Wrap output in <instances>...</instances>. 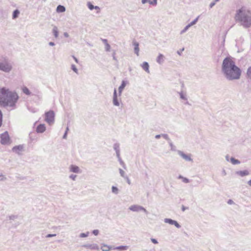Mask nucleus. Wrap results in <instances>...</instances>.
Returning <instances> with one entry per match:
<instances>
[{"label":"nucleus","mask_w":251,"mask_h":251,"mask_svg":"<svg viewBox=\"0 0 251 251\" xmlns=\"http://www.w3.org/2000/svg\"><path fill=\"white\" fill-rule=\"evenodd\" d=\"M223 70L226 77L229 79H239L241 74L240 69L229 58H226L223 61Z\"/></svg>","instance_id":"1"},{"label":"nucleus","mask_w":251,"mask_h":251,"mask_svg":"<svg viewBox=\"0 0 251 251\" xmlns=\"http://www.w3.org/2000/svg\"><path fill=\"white\" fill-rule=\"evenodd\" d=\"M19 97L15 92L10 91L8 89H0V105L3 107H14Z\"/></svg>","instance_id":"2"},{"label":"nucleus","mask_w":251,"mask_h":251,"mask_svg":"<svg viewBox=\"0 0 251 251\" xmlns=\"http://www.w3.org/2000/svg\"><path fill=\"white\" fill-rule=\"evenodd\" d=\"M235 19L239 21L244 26H251V11L244 7H242L237 11Z\"/></svg>","instance_id":"3"},{"label":"nucleus","mask_w":251,"mask_h":251,"mask_svg":"<svg viewBox=\"0 0 251 251\" xmlns=\"http://www.w3.org/2000/svg\"><path fill=\"white\" fill-rule=\"evenodd\" d=\"M45 121L49 124L51 125L54 121V113L53 111H50L45 113Z\"/></svg>","instance_id":"4"},{"label":"nucleus","mask_w":251,"mask_h":251,"mask_svg":"<svg viewBox=\"0 0 251 251\" xmlns=\"http://www.w3.org/2000/svg\"><path fill=\"white\" fill-rule=\"evenodd\" d=\"M10 142V137L7 131L0 135V143L3 145L9 144Z\"/></svg>","instance_id":"5"},{"label":"nucleus","mask_w":251,"mask_h":251,"mask_svg":"<svg viewBox=\"0 0 251 251\" xmlns=\"http://www.w3.org/2000/svg\"><path fill=\"white\" fill-rule=\"evenodd\" d=\"M12 69L11 66L6 61L0 63V70L5 72H9Z\"/></svg>","instance_id":"6"},{"label":"nucleus","mask_w":251,"mask_h":251,"mask_svg":"<svg viewBox=\"0 0 251 251\" xmlns=\"http://www.w3.org/2000/svg\"><path fill=\"white\" fill-rule=\"evenodd\" d=\"M46 130V126L44 124L39 125L36 128V131L38 133H42Z\"/></svg>","instance_id":"7"},{"label":"nucleus","mask_w":251,"mask_h":251,"mask_svg":"<svg viewBox=\"0 0 251 251\" xmlns=\"http://www.w3.org/2000/svg\"><path fill=\"white\" fill-rule=\"evenodd\" d=\"M100 249L102 251H109L112 249V247L106 244H102Z\"/></svg>","instance_id":"8"},{"label":"nucleus","mask_w":251,"mask_h":251,"mask_svg":"<svg viewBox=\"0 0 251 251\" xmlns=\"http://www.w3.org/2000/svg\"><path fill=\"white\" fill-rule=\"evenodd\" d=\"M113 101V103L115 105L118 106L119 105V102L118 101V100H117V92H116V89H115V90H114Z\"/></svg>","instance_id":"9"},{"label":"nucleus","mask_w":251,"mask_h":251,"mask_svg":"<svg viewBox=\"0 0 251 251\" xmlns=\"http://www.w3.org/2000/svg\"><path fill=\"white\" fill-rule=\"evenodd\" d=\"M166 222L169 223V224L172 225H175L177 227H179L180 226L177 222L173 221L171 219H166Z\"/></svg>","instance_id":"10"},{"label":"nucleus","mask_w":251,"mask_h":251,"mask_svg":"<svg viewBox=\"0 0 251 251\" xmlns=\"http://www.w3.org/2000/svg\"><path fill=\"white\" fill-rule=\"evenodd\" d=\"M142 67L145 71L149 73V65L147 62H143L142 64Z\"/></svg>","instance_id":"11"},{"label":"nucleus","mask_w":251,"mask_h":251,"mask_svg":"<svg viewBox=\"0 0 251 251\" xmlns=\"http://www.w3.org/2000/svg\"><path fill=\"white\" fill-rule=\"evenodd\" d=\"M133 45L134 46L135 53L137 54V55H139V44L137 42H134Z\"/></svg>","instance_id":"12"},{"label":"nucleus","mask_w":251,"mask_h":251,"mask_svg":"<svg viewBox=\"0 0 251 251\" xmlns=\"http://www.w3.org/2000/svg\"><path fill=\"white\" fill-rule=\"evenodd\" d=\"M129 209L133 211H137L141 210L142 208V207H141L140 206H138L136 205H133V206H130L129 207Z\"/></svg>","instance_id":"13"},{"label":"nucleus","mask_w":251,"mask_h":251,"mask_svg":"<svg viewBox=\"0 0 251 251\" xmlns=\"http://www.w3.org/2000/svg\"><path fill=\"white\" fill-rule=\"evenodd\" d=\"M71 171L74 173L79 172V168L77 166L72 165L71 167Z\"/></svg>","instance_id":"14"},{"label":"nucleus","mask_w":251,"mask_h":251,"mask_svg":"<svg viewBox=\"0 0 251 251\" xmlns=\"http://www.w3.org/2000/svg\"><path fill=\"white\" fill-rule=\"evenodd\" d=\"M164 56L163 55L160 54L157 58V62L158 63H161L164 60Z\"/></svg>","instance_id":"15"},{"label":"nucleus","mask_w":251,"mask_h":251,"mask_svg":"<svg viewBox=\"0 0 251 251\" xmlns=\"http://www.w3.org/2000/svg\"><path fill=\"white\" fill-rule=\"evenodd\" d=\"M56 11L57 12H63L65 11V8L63 6L59 5L57 7Z\"/></svg>","instance_id":"16"},{"label":"nucleus","mask_w":251,"mask_h":251,"mask_svg":"<svg viewBox=\"0 0 251 251\" xmlns=\"http://www.w3.org/2000/svg\"><path fill=\"white\" fill-rule=\"evenodd\" d=\"M238 174L241 176H243L248 175L249 173L247 170H245V171H240V172H238Z\"/></svg>","instance_id":"17"},{"label":"nucleus","mask_w":251,"mask_h":251,"mask_svg":"<svg viewBox=\"0 0 251 251\" xmlns=\"http://www.w3.org/2000/svg\"><path fill=\"white\" fill-rule=\"evenodd\" d=\"M197 20H198V19L197 18L194 21H193L190 24H189L188 25H187L186 26V27L185 28L184 31L186 30L189 27H190L192 25L195 24L196 23V22H197Z\"/></svg>","instance_id":"18"},{"label":"nucleus","mask_w":251,"mask_h":251,"mask_svg":"<svg viewBox=\"0 0 251 251\" xmlns=\"http://www.w3.org/2000/svg\"><path fill=\"white\" fill-rule=\"evenodd\" d=\"M23 92L27 95H30V92L27 88L24 87L22 88Z\"/></svg>","instance_id":"19"},{"label":"nucleus","mask_w":251,"mask_h":251,"mask_svg":"<svg viewBox=\"0 0 251 251\" xmlns=\"http://www.w3.org/2000/svg\"><path fill=\"white\" fill-rule=\"evenodd\" d=\"M247 75L248 78L251 79V66L247 70Z\"/></svg>","instance_id":"20"},{"label":"nucleus","mask_w":251,"mask_h":251,"mask_svg":"<svg viewBox=\"0 0 251 251\" xmlns=\"http://www.w3.org/2000/svg\"><path fill=\"white\" fill-rule=\"evenodd\" d=\"M125 86H126L125 82L124 81H123L121 85L119 88V91L120 93H121V92L122 91L123 89L125 88Z\"/></svg>","instance_id":"21"},{"label":"nucleus","mask_w":251,"mask_h":251,"mask_svg":"<svg viewBox=\"0 0 251 251\" xmlns=\"http://www.w3.org/2000/svg\"><path fill=\"white\" fill-rule=\"evenodd\" d=\"M20 12L18 10H16L14 11L13 14V18L15 19L17 18Z\"/></svg>","instance_id":"22"},{"label":"nucleus","mask_w":251,"mask_h":251,"mask_svg":"<svg viewBox=\"0 0 251 251\" xmlns=\"http://www.w3.org/2000/svg\"><path fill=\"white\" fill-rule=\"evenodd\" d=\"M231 162L233 164H239L240 163L239 161L233 158H231Z\"/></svg>","instance_id":"23"},{"label":"nucleus","mask_w":251,"mask_h":251,"mask_svg":"<svg viewBox=\"0 0 251 251\" xmlns=\"http://www.w3.org/2000/svg\"><path fill=\"white\" fill-rule=\"evenodd\" d=\"M181 156H182L183 158H184L185 159H186V160H190L191 159H190V157L189 156H188V155H186V154H185L181 153Z\"/></svg>","instance_id":"24"},{"label":"nucleus","mask_w":251,"mask_h":251,"mask_svg":"<svg viewBox=\"0 0 251 251\" xmlns=\"http://www.w3.org/2000/svg\"><path fill=\"white\" fill-rule=\"evenodd\" d=\"M126 249V247L125 246H119L116 248H114L113 249L118 250H124Z\"/></svg>","instance_id":"25"},{"label":"nucleus","mask_w":251,"mask_h":251,"mask_svg":"<svg viewBox=\"0 0 251 251\" xmlns=\"http://www.w3.org/2000/svg\"><path fill=\"white\" fill-rule=\"evenodd\" d=\"M53 33L54 36L57 38L58 37V31L56 28H54L53 30Z\"/></svg>","instance_id":"26"},{"label":"nucleus","mask_w":251,"mask_h":251,"mask_svg":"<svg viewBox=\"0 0 251 251\" xmlns=\"http://www.w3.org/2000/svg\"><path fill=\"white\" fill-rule=\"evenodd\" d=\"M112 192L114 193H115V194L118 193V188L117 187H116L115 186H113L112 188Z\"/></svg>","instance_id":"27"},{"label":"nucleus","mask_w":251,"mask_h":251,"mask_svg":"<svg viewBox=\"0 0 251 251\" xmlns=\"http://www.w3.org/2000/svg\"><path fill=\"white\" fill-rule=\"evenodd\" d=\"M179 177L182 179L183 182H184L185 183H188L189 182V180L187 178L183 177L181 176H180Z\"/></svg>","instance_id":"28"},{"label":"nucleus","mask_w":251,"mask_h":251,"mask_svg":"<svg viewBox=\"0 0 251 251\" xmlns=\"http://www.w3.org/2000/svg\"><path fill=\"white\" fill-rule=\"evenodd\" d=\"M88 6L90 10H93L94 8V6L90 2L88 3Z\"/></svg>","instance_id":"29"},{"label":"nucleus","mask_w":251,"mask_h":251,"mask_svg":"<svg viewBox=\"0 0 251 251\" xmlns=\"http://www.w3.org/2000/svg\"><path fill=\"white\" fill-rule=\"evenodd\" d=\"M105 48H106V50L107 51H109L110 50V46L108 44V43H106V45H105Z\"/></svg>","instance_id":"30"},{"label":"nucleus","mask_w":251,"mask_h":251,"mask_svg":"<svg viewBox=\"0 0 251 251\" xmlns=\"http://www.w3.org/2000/svg\"><path fill=\"white\" fill-rule=\"evenodd\" d=\"M2 113L1 111L0 110V126H1L2 124Z\"/></svg>","instance_id":"31"},{"label":"nucleus","mask_w":251,"mask_h":251,"mask_svg":"<svg viewBox=\"0 0 251 251\" xmlns=\"http://www.w3.org/2000/svg\"><path fill=\"white\" fill-rule=\"evenodd\" d=\"M5 177L2 175H0V181H2L5 179Z\"/></svg>","instance_id":"32"},{"label":"nucleus","mask_w":251,"mask_h":251,"mask_svg":"<svg viewBox=\"0 0 251 251\" xmlns=\"http://www.w3.org/2000/svg\"><path fill=\"white\" fill-rule=\"evenodd\" d=\"M93 233L95 235H97L99 233V230H93Z\"/></svg>","instance_id":"33"},{"label":"nucleus","mask_w":251,"mask_h":251,"mask_svg":"<svg viewBox=\"0 0 251 251\" xmlns=\"http://www.w3.org/2000/svg\"><path fill=\"white\" fill-rule=\"evenodd\" d=\"M72 69L74 71V72L76 73L77 69L74 65L72 66Z\"/></svg>","instance_id":"34"},{"label":"nucleus","mask_w":251,"mask_h":251,"mask_svg":"<svg viewBox=\"0 0 251 251\" xmlns=\"http://www.w3.org/2000/svg\"><path fill=\"white\" fill-rule=\"evenodd\" d=\"M151 241L154 244H157L158 243L157 241H156V240H155V239H151Z\"/></svg>","instance_id":"35"},{"label":"nucleus","mask_w":251,"mask_h":251,"mask_svg":"<svg viewBox=\"0 0 251 251\" xmlns=\"http://www.w3.org/2000/svg\"><path fill=\"white\" fill-rule=\"evenodd\" d=\"M55 235H56L55 234H48V235H47V237H51L55 236Z\"/></svg>","instance_id":"36"},{"label":"nucleus","mask_w":251,"mask_h":251,"mask_svg":"<svg viewBox=\"0 0 251 251\" xmlns=\"http://www.w3.org/2000/svg\"><path fill=\"white\" fill-rule=\"evenodd\" d=\"M156 3H157V0H154L153 2H150V3L154 4H156Z\"/></svg>","instance_id":"37"},{"label":"nucleus","mask_w":251,"mask_h":251,"mask_svg":"<svg viewBox=\"0 0 251 251\" xmlns=\"http://www.w3.org/2000/svg\"><path fill=\"white\" fill-rule=\"evenodd\" d=\"M87 236V235L85 234L84 233H81L80 234V237H84Z\"/></svg>","instance_id":"38"},{"label":"nucleus","mask_w":251,"mask_h":251,"mask_svg":"<svg viewBox=\"0 0 251 251\" xmlns=\"http://www.w3.org/2000/svg\"><path fill=\"white\" fill-rule=\"evenodd\" d=\"M68 130V128L67 127V130H66V132H65V134L64 135V138H66V135H67V132Z\"/></svg>","instance_id":"39"},{"label":"nucleus","mask_w":251,"mask_h":251,"mask_svg":"<svg viewBox=\"0 0 251 251\" xmlns=\"http://www.w3.org/2000/svg\"><path fill=\"white\" fill-rule=\"evenodd\" d=\"M142 1L143 3H145L146 2L148 1V0H142Z\"/></svg>","instance_id":"40"},{"label":"nucleus","mask_w":251,"mask_h":251,"mask_svg":"<svg viewBox=\"0 0 251 251\" xmlns=\"http://www.w3.org/2000/svg\"><path fill=\"white\" fill-rule=\"evenodd\" d=\"M103 42L105 43V45H106V43H107V41L106 39H103Z\"/></svg>","instance_id":"41"},{"label":"nucleus","mask_w":251,"mask_h":251,"mask_svg":"<svg viewBox=\"0 0 251 251\" xmlns=\"http://www.w3.org/2000/svg\"><path fill=\"white\" fill-rule=\"evenodd\" d=\"M49 44L50 46H53L54 45V44L53 42H50Z\"/></svg>","instance_id":"42"},{"label":"nucleus","mask_w":251,"mask_h":251,"mask_svg":"<svg viewBox=\"0 0 251 251\" xmlns=\"http://www.w3.org/2000/svg\"><path fill=\"white\" fill-rule=\"evenodd\" d=\"M74 59H75V61L76 63H78V60H77V59L75 57H74Z\"/></svg>","instance_id":"43"},{"label":"nucleus","mask_w":251,"mask_h":251,"mask_svg":"<svg viewBox=\"0 0 251 251\" xmlns=\"http://www.w3.org/2000/svg\"><path fill=\"white\" fill-rule=\"evenodd\" d=\"M92 249H96V250H98L99 249L98 247H96V248L95 247H93V248H92Z\"/></svg>","instance_id":"44"},{"label":"nucleus","mask_w":251,"mask_h":251,"mask_svg":"<svg viewBox=\"0 0 251 251\" xmlns=\"http://www.w3.org/2000/svg\"><path fill=\"white\" fill-rule=\"evenodd\" d=\"M19 147H14V148H13V150H15L16 149H19Z\"/></svg>","instance_id":"45"},{"label":"nucleus","mask_w":251,"mask_h":251,"mask_svg":"<svg viewBox=\"0 0 251 251\" xmlns=\"http://www.w3.org/2000/svg\"><path fill=\"white\" fill-rule=\"evenodd\" d=\"M248 183L251 186V180L248 182Z\"/></svg>","instance_id":"46"},{"label":"nucleus","mask_w":251,"mask_h":251,"mask_svg":"<svg viewBox=\"0 0 251 251\" xmlns=\"http://www.w3.org/2000/svg\"><path fill=\"white\" fill-rule=\"evenodd\" d=\"M94 8L97 9H99V8L98 6H95Z\"/></svg>","instance_id":"47"},{"label":"nucleus","mask_w":251,"mask_h":251,"mask_svg":"<svg viewBox=\"0 0 251 251\" xmlns=\"http://www.w3.org/2000/svg\"><path fill=\"white\" fill-rule=\"evenodd\" d=\"M185 209L184 207V206H183V207H182V210H183V211H184V210H185Z\"/></svg>","instance_id":"48"},{"label":"nucleus","mask_w":251,"mask_h":251,"mask_svg":"<svg viewBox=\"0 0 251 251\" xmlns=\"http://www.w3.org/2000/svg\"><path fill=\"white\" fill-rule=\"evenodd\" d=\"M214 5V3H211V7H212V6L213 5Z\"/></svg>","instance_id":"49"},{"label":"nucleus","mask_w":251,"mask_h":251,"mask_svg":"<svg viewBox=\"0 0 251 251\" xmlns=\"http://www.w3.org/2000/svg\"><path fill=\"white\" fill-rule=\"evenodd\" d=\"M228 203H231V201H228Z\"/></svg>","instance_id":"50"},{"label":"nucleus","mask_w":251,"mask_h":251,"mask_svg":"<svg viewBox=\"0 0 251 251\" xmlns=\"http://www.w3.org/2000/svg\"><path fill=\"white\" fill-rule=\"evenodd\" d=\"M113 59H115V60L116 59L115 57H113Z\"/></svg>","instance_id":"51"},{"label":"nucleus","mask_w":251,"mask_h":251,"mask_svg":"<svg viewBox=\"0 0 251 251\" xmlns=\"http://www.w3.org/2000/svg\"><path fill=\"white\" fill-rule=\"evenodd\" d=\"M219 0H216V1H218Z\"/></svg>","instance_id":"52"}]
</instances>
